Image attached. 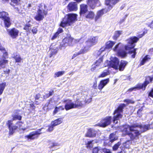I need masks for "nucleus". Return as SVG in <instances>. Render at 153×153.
<instances>
[{
  "label": "nucleus",
  "mask_w": 153,
  "mask_h": 153,
  "mask_svg": "<svg viewBox=\"0 0 153 153\" xmlns=\"http://www.w3.org/2000/svg\"><path fill=\"white\" fill-rule=\"evenodd\" d=\"M103 60V56L100 57L99 59H98L96 61V62H95L94 64L95 65V66L94 67L91 68V69H93V70H94L97 66H99L100 64L102 62Z\"/></svg>",
  "instance_id": "473e14b6"
},
{
  "label": "nucleus",
  "mask_w": 153,
  "mask_h": 153,
  "mask_svg": "<svg viewBox=\"0 0 153 153\" xmlns=\"http://www.w3.org/2000/svg\"><path fill=\"white\" fill-rule=\"evenodd\" d=\"M54 127L55 126L51 123V125L48 126V128L47 129V131L49 132L52 131L53 130Z\"/></svg>",
  "instance_id": "6e6d98bb"
},
{
  "label": "nucleus",
  "mask_w": 153,
  "mask_h": 153,
  "mask_svg": "<svg viewBox=\"0 0 153 153\" xmlns=\"http://www.w3.org/2000/svg\"><path fill=\"white\" fill-rule=\"evenodd\" d=\"M151 59L150 56L148 55H146L140 61V64L139 65V66L144 65L146 63L149 61Z\"/></svg>",
  "instance_id": "4be33fe9"
},
{
  "label": "nucleus",
  "mask_w": 153,
  "mask_h": 153,
  "mask_svg": "<svg viewBox=\"0 0 153 153\" xmlns=\"http://www.w3.org/2000/svg\"><path fill=\"white\" fill-rule=\"evenodd\" d=\"M87 4H82L80 5L79 15L82 16L85 14L88 11Z\"/></svg>",
  "instance_id": "f3484780"
},
{
  "label": "nucleus",
  "mask_w": 153,
  "mask_h": 153,
  "mask_svg": "<svg viewBox=\"0 0 153 153\" xmlns=\"http://www.w3.org/2000/svg\"><path fill=\"white\" fill-rule=\"evenodd\" d=\"M62 118H58L51 122V123L54 126H57L62 123Z\"/></svg>",
  "instance_id": "f704fd0d"
},
{
  "label": "nucleus",
  "mask_w": 153,
  "mask_h": 153,
  "mask_svg": "<svg viewBox=\"0 0 153 153\" xmlns=\"http://www.w3.org/2000/svg\"><path fill=\"white\" fill-rule=\"evenodd\" d=\"M133 127H131V125L129 126V130L131 131H133V132H130L132 136L130 135V140H128L127 141H129L130 140L133 141L134 140H137L139 138V136L140 134L141 133L137 130H134Z\"/></svg>",
  "instance_id": "9d476101"
},
{
  "label": "nucleus",
  "mask_w": 153,
  "mask_h": 153,
  "mask_svg": "<svg viewBox=\"0 0 153 153\" xmlns=\"http://www.w3.org/2000/svg\"><path fill=\"white\" fill-rule=\"evenodd\" d=\"M109 71L107 70H104L98 76L99 78H103L109 74Z\"/></svg>",
  "instance_id": "58836bf2"
},
{
  "label": "nucleus",
  "mask_w": 153,
  "mask_h": 153,
  "mask_svg": "<svg viewBox=\"0 0 153 153\" xmlns=\"http://www.w3.org/2000/svg\"><path fill=\"white\" fill-rule=\"evenodd\" d=\"M126 106V105L124 103L120 104L117 108L114 111L113 114H114L116 113H120L122 112L123 109Z\"/></svg>",
  "instance_id": "aec40b11"
},
{
  "label": "nucleus",
  "mask_w": 153,
  "mask_h": 153,
  "mask_svg": "<svg viewBox=\"0 0 153 153\" xmlns=\"http://www.w3.org/2000/svg\"><path fill=\"white\" fill-rule=\"evenodd\" d=\"M10 4L16 10L19 11V8L15 6L20 5L21 0H10Z\"/></svg>",
  "instance_id": "6ab92c4d"
},
{
  "label": "nucleus",
  "mask_w": 153,
  "mask_h": 153,
  "mask_svg": "<svg viewBox=\"0 0 153 153\" xmlns=\"http://www.w3.org/2000/svg\"><path fill=\"white\" fill-rule=\"evenodd\" d=\"M23 124V123L22 121H18L16 123V124L17 125V126H18V128L20 129L22 128Z\"/></svg>",
  "instance_id": "13d9d810"
},
{
  "label": "nucleus",
  "mask_w": 153,
  "mask_h": 153,
  "mask_svg": "<svg viewBox=\"0 0 153 153\" xmlns=\"http://www.w3.org/2000/svg\"><path fill=\"white\" fill-rule=\"evenodd\" d=\"M123 102H126L127 105H128L129 104H134L135 102L134 101L129 99H126L123 100Z\"/></svg>",
  "instance_id": "864d4df0"
},
{
  "label": "nucleus",
  "mask_w": 153,
  "mask_h": 153,
  "mask_svg": "<svg viewBox=\"0 0 153 153\" xmlns=\"http://www.w3.org/2000/svg\"><path fill=\"white\" fill-rule=\"evenodd\" d=\"M146 33L145 31H143L142 34L138 35L137 37L133 36L128 39H127L128 45L124 46L125 50L129 51L134 48L136 45L135 44L137 42L140 38L144 35Z\"/></svg>",
  "instance_id": "f03ea898"
},
{
  "label": "nucleus",
  "mask_w": 153,
  "mask_h": 153,
  "mask_svg": "<svg viewBox=\"0 0 153 153\" xmlns=\"http://www.w3.org/2000/svg\"><path fill=\"white\" fill-rule=\"evenodd\" d=\"M111 153L110 150L105 148H102V153Z\"/></svg>",
  "instance_id": "4d7b16f0"
},
{
  "label": "nucleus",
  "mask_w": 153,
  "mask_h": 153,
  "mask_svg": "<svg viewBox=\"0 0 153 153\" xmlns=\"http://www.w3.org/2000/svg\"><path fill=\"white\" fill-rule=\"evenodd\" d=\"M6 86L5 82H2L0 84V95L2 94Z\"/></svg>",
  "instance_id": "a18cd8bd"
},
{
  "label": "nucleus",
  "mask_w": 153,
  "mask_h": 153,
  "mask_svg": "<svg viewBox=\"0 0 153 153\" xmlns=\"http://www.w3.org/2000/svg\"><path fill=\"white\" fill-rule=\"evenodd\" d=\"M137 48H134L133 50L131 51H128V53L129 54H132L131 55V57L132 58H134L136 56V55L137 54L136 51L137 50Z\"/></svg>",
  "instance_id": "a19ab883"
},
{
  "label": "nucleus",
  "mask_w": 153,
  "mask_h": 153,
  "mask_svg": "<svg viewBox=\"0 0 153 153\" xmlns=\"http://www.w3.org/2000/svg\"><path fill=\"white\" fill-rule=\"evenodd\" d=\"M122 31L120 30L116 31L115 32L114 34L113 37V38L114 40H116L119 37Z\"/></svg>",
  "instance_id": "37998d69"
},
{
  "label": "nucleus",
  "mask_w": 153,
  "mask_h": 153,
  "mask_svg": "<svg viewBox=\"0 0 153 153\" xmlns=\"http://www.w3.org/2000/svg\"><path fill=\"white\" fill-rule=\"evenodd\" d=\"M128 127H124L122 130V131L125 133V135H128L130 137V135L132 136V134L130 133V132L128 131Z\"/></svg>",
  "instance_id": "79ce46f5"
},
{
  "label": "nucleus",
  "mask_w": 153,
  "mask_h": 153,
  "mask_svg": "<svg viewBox=\"0 0 153 153\" xmlns=\"http://www.w3.org/2000/svg\"><path fill=\"white\" fill-rule=\"evenodd\" d=\"M94 140H92L88 142L86 144V147L87 148H91L93 147L92 142H93Z\"/></svg>",
  "instance_id": "5fc2aeb1"
},
{
  "label": "nucleus",
  "mask_w": 153,
  "mask_h": 153,
  "mask_svg": "<svg viewBox=\"0 0 153 153\" xmlns=\"http://www.w3.org/2000/svg\"><path fill=\"white\" fill-rule=\"evenodd\" d=\"M148 96L153 98V88H152L149 92Z\"/></svg>",
  "instance_id": "774afa93"
},
{
  "label": "nucleus",
  "mask_w": 153,
  "mask_h": 153,
  "mask_svg": "<svg viewBox=\"0 0 153 153\" xmlns=\"http://www.w3.org/2000/svg\"><path fill=\"white\" fill-rule=\"evenodd\" d=\"M119 63V61L118 58L116 57L113 58L111 60L110 63V66L116 70L118 69V66Z\"/></svg>",
  "instance_id": "2eb2a0df"
},
{
  "label": "nucleus",
  "mask_w": 153,
  "mask_h": 153,
  "mask_svg": "<svg viewBox=\"0 0 153 153\" xmlns=\"http://www.w3.org/2000/svg\"><path fill=\"white\" fill-rule=\"evenodd\" d=\"M109 82V78H107L101 80L98 85V89L100 91H101L104 87Z\"/></svg>",
  "instance_id": "4468645a"
},
{
  "label": "nucleus",
  "mask_w": 153,
  "mask_h": 153,
  "mask_svg": "<svg viewBox=\"0 0 153 153\" xmlns=\"http://www.w3.org/2000/svg\"><path fill=\"white\" fill-rule=\"evenodd\" d=\"M85 46L83 48L81 49H85L86 50V52L88 50L89 48H90L91 46H93V45L91 44L89 40L88 39L85 42Z\"/></svg>",
  "instance_id": "e433bc0d"
},
{
  "label": "nucleus",
  "mask_w": 153,
  "mask_h": 153,
  "mask_svg": "<svg viewBox=\"0 0 153 153\" xmlns=\"http://www.w3.org/2000/svg\"><path fill=\"white\" fill-rule=\"evenodd\" d=\"M97 81H95V82H93L92 88L94 89H97Z\"/></svg>",
  "instance_id": "69168bd1"
},
{
  "label": "nucleus",
  "mask_w": 153,
  "mask_h": 153,
  "mask_svg": "<svg viewBox=\"0 0 153 153\" xmlns=\"http://www.w3.org/2000/svg\"><path fill=\"white\" fill-rule=\"evenodd\" d=\"M94 13L92 11H90L85 16V17L87 19H92L94 18Z\"/></svg>",
  "instance_id": "c03bdc74"
},
{
  "label": "nucleus",
  "mask_w": 153,
  "mask_h": 153,
  "mask_svg": "<svg viewBox=\"0 0 153 153\" xmlns=\"http://www.w3.org/2000/svg\"><path fill=\"white\" fill-rule=\"evenodd\" d=\"M74 104L75 108L82 107L83 105V101H81L79 99L77 98L74 101Z\"/></svg>",
  "instance_id": "cd10ccee"
},
{
  "label": "nucleus",
  "mask_w": 153,
  "mask_h": 153,
  "mask_svg": "<svg viewBox=\"0 0 153 153\" xmlns=\"http://www.w3.org/2000/svg\"><path fill=\"white\" fill-rule=\"evenodd\" d=\"M88 39L93 45H95L97 42V40L96 39V37H93L89 38Z\"/></svg>",
  "instance_id": "3c124183"
},
{
  "label": "nucleus",
  "mask_w": 153,
  "mask_h": 153,
  "mask_svg": "<svg viewBox=\"0 0 153 153\" xmlns=\"http://www.w3.org/2000/svg\"><path fill=\"white\" fill-rule=\"evenodd\" d=\"M58 107H56L55 108V109L54 111H53V115H55L56 113H57L59 111H60V109H59V108H58Z\"/></svg>",
  "instance_id": "0e129e2a"
},
{
  "label": "nucleus",
  "mask_w": 153,
  "mask_h": 153,
  "mask_svg": "<svg viewBox=\"0 0 153 153\" xmlns=\"http://www.w3.org/2000/svg\"><path fill=\"white\" fill-rule=\"evenodd\" d=\"M43 128V127H42L36 131H32L28 135H26L25 137L27 140H30L37 139L39 135L42 134L41 131Z\"/></svg>",
  "instance_id": "39448f33"
},
{
  "label": "nucleus",
  "mask_w": 153,
  "mask_h": 153,
  "mask_svg": "<svg viewBox=\"0 0 153 153\" xmlns=\"http://www.w3.org/2000/svg\"><path fill=\"white\" fill-rule=\"evenodd\" d=\"M6 125L9 130V135H13L15 131L18 128V126L13 125V122L11 120H8L6 123Z\"/></svg>",
  "instance_id": "6e6552de"
},
{
  "label": "nucleus",
  "mask_w": 153,
  "mask_h": 153,
  "mask_svg": "<svg viewBox=\"0 0 153 153\" xmlns=\"http://www.w3.org/2000/svg\"><path fill=\"white\" fill-rule=\"evenodd\" d=\"M79 42V39H75L70 34H67L62 41V44H60L61 47L66 46H73Z\"/></svg>",
  "instance_id": "7ed1b4c3"
},
{
  "label": "nucleus",
  "mask_w": 153,
  "mask_h": 153,
  "mask_svg": "<svg viewBox=\"0 0 153 153\" xmlns=\"http://www.w3.org/2000/svg\"><path fill=\"white\" fill-rule=\"evenodd\" d=\"M121 141H119L116 143L112 147L113 150L114 151L117 150L119 147V146L121 145Z\"/></svg>",
  "instance_id": "603ef678"
},
{
  "label": "nucleus",
  "mask_w": 153,
  "mask_h": 153,
  "mask_svg": "<svg viewBox=\"0 0 153 153\" xmlns=\"http://www.w3.org/2000/svg\"><path fill=\"white\" fill-rule=\"evenodd\" d=\"M49 145H50L49 147V148H51L54 146H57V143L55 142H51L49 143Z\"/></svg>",
  "instance_id": "680f3d73"
},
{
  "label": "nucleus",
  "mask_w": 153,
  "mask_h": 153,
  "mask_svg": "<svg viewBox=\"0 0 153 153\" xmlns=\"http://www.w3.org/2000/svg\"><path fill=\"white\" fill-rule=\"evenodd\" d=\"M59 34L56 32L51 38V40L56 39L59 36Z\"/></svg>",
  "instance_id": "338daca9"
},
{
  "label": "nucleus",
  "mask_w": 153,
  "mask_h": 153,
  "mask_svg": "<svg viewBox=\"0 0 153 153\" xmlns=\"http://www.w3.org/2000/svg\"><path fill=\"white\" fill-rule=\"evenodd\" d=\"M115 43V42L111 41H107L105 44V48L108 49L111 48Z\"/></svg>",
  "instance_id": "7c9ffc66"
},
{
  "label": "nucleus",
  "mask_w": 153,
  "mask_h": 153,
  "mask_svg": "<svg viewBox=\"0 0 153 153\" xmlns=\"http://www.w3.org/2000/svg\"><path fill=\"white\" fill-rule=\"evenodd\" d=\"M3 20V21L4 26L5 28H8L10 27L12 23L10 18L9 16Z\"/></svg>",
  "instance_id": "412c9836"
},
{
  "label": "nucleus",
  "mask_w": 153,
  "mask_h": 153,
  "mask_svg": "<svg viewBox=\"0 0 153 153\" xmlns=\"http://www.w3.org/2000/svg\"><path fill=\"white\" fill-rule=\"evenodd\" d=\"M77 15L76 14L69 13L62 19L59 24V26L65 28L67 26H71L77 20Z\"/></svg>",
  "instance_id": "f257e3e1"
},
{
  "label": "nucleus",
  "mask_w": 153,
  "mask_h": 153,
  "mask_svg": "<svg viewBox=\"0 0 153 153\" xmlns=\"http://www.w3.org/2000/svg\"><path fill=\"white\" fill-rule=\"evenodd\" d=\"M112 117L111 116H108L102 118L97 125L100 127L105 128L111 124Z\"/></svg>",
  "instance_id": "423d86ee"
},
{
  "label": "nucleus",
  "mask_w": 153,
  "mask_h": 153,
  "mask_svg": "<svg viewBox=\"0 0 153 153\" xmlns=\"http://www.w3.org/2000/svg\"><path fill=\"white\" fill-rule=\"evenodd\" d=\"M13 58L15 60L16 62H20L21 60H22V59L19 55H14Z\"/></svg>",
  "instance_id": "49530a36"
},
{
  "label": "nucleus",
  "mask_w": 153,
  "mask_h": 153,
  "mask_svg": "<svg viewBox=\"0 0 153 153\" xmlns=\"http://www.w3.org/2000/svg\"><path fill=\"white\" fill-rule=\"evenodd\" d=\"M86 50H85V49H81L78 52L76 53H74L71 59H73L77 56L86 53Z\"/></svg>",
  "instance_id": "c9c22d12"
},
{
  "label": "nucleus",
  "mask_w": 153,
  "mask_h": 153,
  "mask_svg": "<svg viewBox=\"0 0 153 153\" xmlns=\"http://www.w3.org/2000/svg\"><path fill=\"white\" fill-rule=\"evenodd\" d=\"M64 102L65 103V108L67 111L73 108H75L74 103L72 102V100L68 99L64 100Z\"/></svg>",
  "instance_id": "f8f14e48"
},
{
  "label": "nucleus",
  "mask_w": 153,
  "mask_h": 153,
  "mask_svg": "<svg viewBox=\"0 0 153 153\" xmlns=\"http://www.w3.org/2000/svg\"><path fill=\"white\" fill-rule=\"evenodd\" d=\"M107 11L105 8H103L98 11L97 14L101 17L104 13H106Z\"/></svg>",
  "instance_id": "09e8293b"
},
{
  "label": "nucleus",
  "mask_w": 153,
  "mask_h": 153,
  "mask_svg": "<svg viewBox=\"0 0 153 153\" xmlns=\"http://www.w3.org/2000/svg\"><path fill=\"white\" fill-rule=\"evenodd\" d=\"M141 126V124L139 125L137 123L131 125V127H133V128H140Z\"/></svg>",
  "instance_id": "e2e57ef3"
},
{
  "label": "nucleus",
  "mask_w": 153,
  "mask_h": 153,
  "mask_svg": "<svg viewBox=\"0 0 153 153\" xmlns=\"http://www.w3.org/2000/svg\"><path fill=\"white\" fill-rule=\"evenodd\" d=\"M109 139L110 140L109 142L112 143L117 140L118 139V138L115 136V134L114 133H112L109 135Z\"/></svg>",
  "instance_id": "4c0bfd02"
},
{
  "label": "nucleus",
  "mask_w": 153,
  "mask_h": 153,
  "mask_svg": "<svg viewBox=\"0 0 153 153\" xmlns=\"http://www.w3.org/2000/svg\"><path fill=\"white\" fill-rule=\"evenodd\" d=\"M8 61L3 57V59H0V69L4 68L7 65Z\"/></svg>",
  "instance_id": "b1692460"
},
{
  "label": "nucleus",
  "mask_w": 153,
  "mask_h": 153,
  "mask_svg": "<svg viewBox=\"0 0 153 153\" xmlns=\"http://www.w3.org/2000/svg\"><path fill=\"white\" fill-rule=\"evenodd\" d=\"M9 16L8 13L4 11L0 12V19L2 20L6 19Z\"/></svg>",
  "instance_id": "72a5a7b5"
},
{
  "label": "nucleus",
  "mask_w": 153,
  "mask_h": 153,
  "mask_svg": "<svg viewBox=\"0 0 153 153\" xmlns=\"http://www.w3.org/2000/svg\"><path fill=\"white\" fill-rule=\"evenodd\" d=\"M31 28V25L29 23H27L24 25L23 29L25 30L27 35H28L30 33Z\"/></svg>",
  "instance_id": "bb28decb"
},
{
  "label": "nucleus",
  "mask_w": 153,
  "mask_h": 153,
  "mask_svg": "<svg viewBox=\"0 0 153 153\" xmlns=\"http://www.w3.org/2000/svg\"><path fill=\"white\" fill-rule=\"evenodd\" d=\"M19 111V110H16V112L14 114H13L12 115V118L11 120H12V121L14 120H21L22 119V116L21 115H19V114L18 113Z\"/></svg>",
  "instance_id": "5701e85b"
},
{
  "label": "nucleus",
  "mask_w": 153,
  "mask_h": 153,
  "mask_svg": "<svg viewBox=\"0 0 153 153\" xmlns=\"http://www.w3.org/2000/svg\"><path fill=\"white\" fill-rule=\"evenodd\" d=\"M96 135V131L91 128L88 129L87 132L85 134V136L86 137H93Z\"/></svg>",
  "instance_id": "a211bd4d"
},
{
  "label": "nucleus",
  "mask_w": 153,
  "mask_h": 153,
  "mask_svg": "<svg viewBox=\"0 0 153 153\" xmlns=\"http://www.w3.org/2000/svg\"><path fill=\"white\" fill-rule=\"evenodd\" d=\"M123 117V115L120 113H117V114L113 116V121L114 123H115L116 121L119 120Z\"/></svg>",
  "instance_id": "ea45409f"
},
{
  "label": "nucleus",
  "mask_w": 153,
  "mask_h": 153,
  "mask_svg": "<svg viewBox=\"0 0 153 153\" xmlns=\"http://www.w3.org/2000/svg\"><path fill=\"white\" fill-rule=\"evenodd\" d=\"M31 31L33 34H35L37 33L38 30L37 27H34L31 29Z\"/></svg>",
  "instance_id": "bf43d9fd"
},
{
  "label": "nucleus",
  "mask_w": 153,
  "mask_h": 153,
  "mask_svg": "<svg viewBox=\"0 0 153 153\" xmlns=\"http://www.w3.org/2000/svg\"><path fill=\"white\" fill-rule=\"evenodd\" d=\"M143 108H141L140 109H139L137 111V114L139 117H141L143 114L142 111L143 110Z\"/></svg>",
  "instance_id": "052dcab7"
},
{
  "label": "nucleus",
  "mask_w": 153,
  "mask_h": 153,
  "mask_svg": "<svg viewBox=\"0 0 153 153\" xmlns=\"http://www.w3.org/2000/svg\"><path fill=\"white\" fill-rule=\"evenodd\" d=\"M127 52L124 50L123 49L119 50L117 52V55L118 56L121 58H123L126 56Z\"/></svg>",
  "instance_id": "c85d7f7f"
},
{
  "label": "nucleus",
  "mask_w": 153,
  "mask_h": 153,
  "mask_svg": "<svg viewBox=\"0 0 153 153\" xmlns=\"http://www.w3.org/2000/svg\"><path fill=\"white\" fill-rule=\"evenodd\" d=\"M99 0H87L86 3L87 5L91 9H93L97 6V5L99 4Z\"/></svg>",
  "instance_id": "dca6fc26"
},
{
  "label": "nucleus",
  "mask_w": 153,
  "mask_h": 153,
  "mask_svg": "<svg viewBox=\"0 0 153 153\" xmlns=\"http://www.w3.org/2000/svg\"><path fill=\"white\" fill-rule=\"evenodd\" d=\"M51 53L49 55V57H51L53 55H55L57 52V48L56 47L53 48L52 47L50 48Z\"/></svg>",
  "instance_id": "2f4dec72"
},
{
  "label": "nucleus",
  "mask_w": 153,
  "mask_h": 153,
  "mask_svg": "<svg viewBox=\"0 0 153 153\" xmlns=\"http://www.w3.org/2000/svg\"><path fill=\"white\" fill-rule=\"evenodd\" d=\"M65 73V72L64 71H59L58 72H56L54 74V77L55 78L59 77L64 74Z\"/></svg>",
  "instance_id": "8fccbe9b"
},
{
  "label": "nucleus",
  "mask_w": 153,
  "mask_h": 153,
  "mask_svg": "<svg viewBox=\"0 0 153 153\" xmlns=\"http://www.w3.org/2000/svg\"><path fill=\"white\" fill-rule=\"evenodd\" d=\"M128 63V62L126 61L121 60L118 66L119 70L121 71H123Z\"/></svg>",
  "instance_id": "393cba45"
},
{
  "label": "nucleus",
  "mask_w": 153,
  "mask_h": 153,
  "mask_svg": "<svg viewBox=\"0 0 153 153\" xmlns=\"http://www.w3.org/2000/svg\"><path fill=\"white\" fill-rule=\"evenodd\" d=\"M92 153H102V148L98 146L95 147L92 150Z\"/></svg>",
  "instance_id": "de8ad7c7"
},
{
  "label": "nucleus",
  "mask_w": 153,
  "mask_h": 153,
  "mask_svg": "<svg viewBox=\"0 0 153 153\" xmlns=\"http://www.w3.org/2000/svg\"><path fill=\"white\" fill-rule=\"evenodd\" d=\"M151 124H148L147 125H141V127L140 128L141 129V133L145 132L151 129L152 128H153V127H150Z\"/></svg>",
  "instance_id": "c756f323"
},
{
  "label": "nucleus",
  "mask_w": 153,
  "mask_h": 153,
  "mask_svg": "<svg viewBox=\"0 0 153 153\" xmlns=\"http://www.w3.org/2000/svg\"><path fill=\"white\" fill-rule=\"evenodd\" d=\"M7 31L8 35L12 39L17 38L19 32V30L14 27L10 29H7Z\"/></svg>",
  "instance_id": "1a4fd4ad"
},
{
  "label": "nucleus",
  "mask_w": 153,
  "mask_h": 153,
  "mask_svg": "<svg viewBox=\"0 0 153 153\" xmlns=\"http://www.w3.org/2000/svg\"><path fill=\"white\" fill-rule=\"evenodd\" d=\"M153 80V77H151L150 76H148L146 77L145 81L142 84H138L135 87L136 89L138 90L142 89L143 91H144L146 86L150 82H151Z\"/></svg>",
  "instance_id": "0eeeda50"
},
{
  "label": "nucleus",
  "mask_w": 153,
  "mask_h": 153,
  "mask_svg": "<svg viewBox=\"0 0 153 153\" xmlns=\"http://www.w3.org/2000/svg\"><path fill=\"white\" fill-rule=\"evenodd\" d=\"M67 8L69 12L76 11L78 10L77 4L75 2L72 1L68 4Z\"/></svg>",
  "instance_id": "ddd939ff"
},
{
  "label": "nucleus",
  "mask_w": 153,
  "mask_h": 153,
  "mask_svg": "<svg viewBox=\"0 0 153 153\" xmlns=\"http://www.w3.org/2000/svg\"><path fill=\"white\" fill-rule=\"evenodd\" d=\"M120 0H105V4L108 6L107 11L111 10Z\"/></svg>",
  "instance_id": "9b49d317"
},
{
  "label": "nucleus",
  "mask_w": 153,
  "mask_h": 153,
  "mask_svg": "<svg viewBox=\"0 0 153 153\" xmlns=\"http://www.w3.org/2000/svg\"><path fill=\"white\" fill-rule=\"evenodd\" d=\"M0 51L2 53V57L4 59L8 58V53L6 51L5 48L4 47L0 42Z\"/></svg>",
  "instance_id": "a878e982"
},
{
  "label": "nucleus",
  "mask_w": 153,
  "mask_h": 153,
  "mask_svg": "<svg viewBox=\"0 0 153 153\" xmlns=\"http://www.w3.org/2000/svg\"><path fill=\"white\" fill-rule=\"evenodd\" d=\"M38 7L36 15L34 16V18L36 20L40 21L42 20L44 18L45 16L48 15V11L47 10H42L41 9L42 7V4H40Z\"/></svg>",
  "instance_id": "20e7f679"
}]
</instances>
